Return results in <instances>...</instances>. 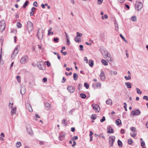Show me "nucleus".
<instances>
[{
    "label": "nucleus",
    "mask_w": 148,
    "mask_h": 148,
    "mask_svg": "<svg viewBox=\"0 0 148 148\" xmlns=\"http://www.w3.org/2000/svg\"><path fill=\"white\" fill-rule=\"evenodd\" d=\"M79 47L80 48V50L81 51L83 50V45H79Z\"/></svg>",
    "instance_id": "6e6d98bb"
},
{
    "label": "nucleus",
    "mask_w": 148,
    "mask_h": 148,
    "mask_svg": "<svg viewBox=\"0 0 148 148\" xmlns=\"http://www.w3.org/2000/svg\"><path fill=\"white\" fill-rule=\"evenodd\" d=\"M67 89L71 93L73 92L75 90L74 87L72 86H69L67 88Z\"/></svg>",
    "instance_id": "ddd939ff"
},
{
    "label": "nucleus",
    "mask_w": 148,
    "mask_h": 148,
    "mask_svg": "<svg viewBox=\"0 0 148 148\" xmlns=\"http://www.w3.org/2000/svg\"><path fill=\"white\" fill-rule=\"evenodd\" d=\"M99 138L102 137L103 138H105V137H104V136H103V134H100L99 135Z\"/></svg>",
    "instance_id": "09e8293b"
},
{
    "label": "nucleus",
    "mask_w": 148,
    "mask_h": 148,
    "mask_svg": "<svg viewBox=\"0 0 148 148\" xmlns=\"http://www.w3.org/2000/svg\"><path fill=\"white\" fill-rule=\"evenodd\" d=\"M116 123L117 125H119L121 124V120L117 119L116 120Z\"/></svg>",
    "instance_id": "393cba45"
},
{
    "label": "nucleus",
    "mask_w": 148,
    "mask_h": 148,
    "mask_svg": "<svg viewBox=\"0 0 148 148\" xmlns=\"http://www.w3.org/2000/svg\"><path fill=\"white\" fill-rule=\"evenodd\" d=\"M37 66L40 69L43 70L44 69V64L42 62L41 63H38Z\"/></svg>",
    "instance_id": "4468645a"
},
{
    "label": "nucleus",
    "mask_w": 148,
    "mask_h": 148,
    "mask_svg": "<svg viewBox=\"0 0 148 148\" xmlns=\"http://www.w3.org/2000/svg\"><path fill=\"white\" fill-rule=\"evenodd\" d=\"M74 40L77 42H81V39L80 38H79L78 37L76 36Z\"/></svg>",
    "instance_id": "aec40b11"
},
{
    "label": "nucleus",
    "mask_w": 148,
    "mask_h": 148,
    "mask_svg": "<svg viewBox=\"0 0 148 148\" xmlns=\"http://www.w3.org/2000/svg\"><path fill=\"white\" fill-rule=\"evenodd\" d=\"M107 130L108 133H111L114 132L112 128L110 126H108Z\"/></svg>",
    "instance_id": "dca6fc26"
},
{
    "label": "nucleus",
    "mask_w": 148,
    "mask_h": 148,
    "mask_svg": "<svg viewBox=\"0 0 148 148\" xmlns=\"http://www.w3.org/2000/svg\"><path fill=\"white\" fill-rule=\"evenodd\" d=\"M124 78L126 80H130L131 78V76L130 75H128V77H127V76H125Z\"/></svg>",
    "instance_id": "473e14b6"
},
{
    "label": "nucleus",
    "mask_w": 148,
    "mask_h": 148,
    "mask_svg": "<svg viewBox=\"0 0 148 148\" xmlns=\"http://www.w3.org/2000/svg\"><path fill=\"white\" fill-rule=\"evenodd\" d=\"M18 51V48L17 47H16L15 49L12 54L11 57V58L13 59L16 56Z\"/></svg>",
    "instance_id": "6e6552de"
},
{
    "label": "nucleus",
    "mask_w": 148,
    "mask_h": 148,
    "mask_svg": "<svg viewBox=\"0 0 148 148\" xmlns=\"http://www.w3.org/2000/svg\"><path fill=\"white\" fill-rule=\"evenodd\" d=\"M100 77L101 80L103 81L105 79V74L104 72L102 70L101 71V73L100 75Z\"/></svg>",
    "instance_id": "2eb2a0df"
},
{
    "label": "nucleus",
    "mask_w": 148,
    "mask_h": 148,
    "mask_svg": "<svg viewBox=\"0 0 148 148\" xmlns=\"http://www.w3.org/2000/svg\"><path fill=\"white\" fill-rule=\"evenodd\" d=\"M92 106L94 110L97 111V112H99L100 110V108L97 104H92Z\"/></svg>",
    "instance_id": "0eeeda50"
},
{
    "label": "nucleus",
    "mask_w": 148,
    "mask_h": 148,
    "mask_svg": "<svg viewBox=\"0 0 148 148\" xmlns=\"http://www.w3.org/2000/svg\"><path fill=\"white\" fill-rule=\"evenodd\" d=\"M35 116L37 118H40V116H39L37 114H35Z\"/></svg>",
    "instance_id": "e2e57ef3"
},
{
    "label": "nucleus",
    "mask_w": 148,
    "mask_h": 148,
    "mask_svg": "<svg viewBox=\"0 0 148 148\" xmlns=\"http://www.w3.org/2000/svg\"><path fill=\"white\" fill-rule=\"evenodd\" d=\"M37 36L39 40H41L42 39L43 36V31L42 29H38L37 33Z\"/></svg>",
    "instance_id": "f03ea898"
},
{
    "label": "nucleus",
    "mask_w": 148,
    "mask_h": 148,
    "mask_svg": "<svg viewBox=\"0 0 148 148\" xmlns=\"http://www.w3.org/2000/svg\"><path fill=\"white\" fill-rule=\"evenodd\" d=\"M140 113V111L138 110H136L134 111H132L131 112V114L133 116L138 115Z\"/></svg>",
    "instance_id": "9d476101"
},
{
    "label": "nucleus",
    "mask_w": 148,
    "mask_h": 148,
    "mask_svg": "<svg viewBox=\"0 0 148 148\" xmlns=\"http://www.w3.org/2000/svg\"><path fill=\"white\" fill-rule=\"evenodd\" d=\"M125 85L128 88H130L131 87V84L129 82H126L125 83Z\"/></svg>",
    "instance_id": "5701e85b"
},
{
    "label": "nucleus",
    "mask_w": 148,
    "mask_h": 148,
    "mask_svg": "<svg viewBox=\"0 0 148 148\" xmlns=\"http://www.w3.org/2000/svg\"><path fill=\"white\" fill-rule=\"evenodd\" d=\"M45 107H50V105L48 103L46 102L45 103Z\"/></svg>",
    "instance_id": "a19ab883"
},
{
    "label": "nucleus",
    "mask_w": 148,
    "mask_h": 148,
    "mask_svg": "<svg viewBox=\"0 0 148 148\" xmlns=\"http://www.w3.org/2000/svg\"><path fill=\"white\" fill-rule=\"evenodd\" d=\"M91 119L93 120H95L96 119V115L95 114H92L91 116Z\"/></svg>",
    "instance_id": "c03bdc74"
},
{
    "label": "nucleus",
    "mask_w": 148,
    "mask_h": 148,
    "mask_svg": "<svg viewBox=\"0 0 148 148\" xmlns=\"http://www.w3.org/2000/svg\"><path fill=\"white\" fill-rule=\"evenodd\" d=\"M71 131L72 132H74L75 131V128L73 127H71Z\"/></svg>",
    "instance_id": "338daca9"
},
{
    "label": "nucleus",
    "mask_w": 148,
    "mask_h": 148,
    "mask_svg": "<svg viewBox=\"0 0 148 148\" xmlns=\"http://www.w3.org/2000/svg\"><path fill=\"white\" fill-rule=\"evenodd\" d=\"M101 86V84L100 83H97L96 84L97 87L100 86Z\"/></svg>",
    "instance_id": "680f3d73"
},
{
    "label": "nucleus",
    "mask_w": 148,
    "mask_h": 148,
    "mask_svg": "<svg viewBox=\"0 0 148 148\" xmlns=\"http://www.w3.org/2000/svg\"><path fill=\"white\" fill-rule=\"evenodd\" d=\"M94 64V62L92 60H90L89 61V65L90 66L92 67Z\"/></svg>",
    "instance_id": "412c9836"
},
{
    "label": "nucleus",
    "mask_w": 148,
    "mask_h": 148,
    "mask_svg": "<svg viewBox=\"0 0 148 148\" xmlns=\"http://www.w3.org/2000/svg\"><path fill=\"white\" fill-rule=\"evenodd\" d=\"M115 25L116 31H118L119 30L118 25L117 23H115Z\"/></svg>",
    "instance_id": "e433bc0d"
},
{
    "label": "nucleus",
    "mask_w": 148,
    "mask_h": 148,
    "mask_svg": "<svg viewBox=\"0 0 148 148\" xmlns=\"http://www.w3.org/2000/svg\"><path fill=\"white\" fill-rule=\"evenodd\" d=\"M17 27L18 28H20L21 27L22 25L21 24L19 23H18L17 25Z\"/></svg>",
    "instance_id": "3c124183"
},
{
    "label": "nucleus",
    "mask_w": 148,
    "mask_h": 148,
    "mask_svg": "<svg viewBox=\"0 0 148 148\" xmlns=\"http://www.w3.org/2000/svg\"><path fill=\"white\" fill-rule=\"evenodd\" d=\"M78 77V75L77 73H73V78L74 80H76L77 79Z\"/></svg>",
    "instance_id": "4be33fe9"
},
{
    "label": "nucleus",
    "mask_w": 148,
    "mask_h": 148,
    "mask_svg": "<svg viewBox=\"0 0 148 148\" xmlns=\"http://www.w3.org/2000/svg\"><path fill=\"white\" fill-rule=\"evenodd\" d=\"M120 36L123 40L126 43L127 42V41L125 39V38L124 37V36L121 34L120 35Z\"/></svg>",
    "instance_id": "c9c22d12"
},
{
    "label": "nucleus",
    "mask_w": 148,
    "mask_h": 148,
    "mask_svg": "<svg viewBox=\"0 0 148 148\" xmlns=\"http://www.w3.org/2000/svg\"><path fill=\"white\" fill-rule=\"evenodd\" d=\"M105 117L104 116H103L102 117V118L100 120V121L101 122H103L105 120Z\"/></svg>",
    "instance_id": "49530a36"
},
{
    "label": "nucleus",
    "mask_w": 148,
    "mask_h": 148,
    "mask_svg": "<svg viewBox=\"0 0 148 148\" xmlns=\"http://www.w3.org/2000/svg\"><path fill=\"white\" fill-rule=\"evenodd\" d=\"M145 145V143L144 141H142L141 143V146L143 147Z\"/></svg>",
    "instance_id": "4d7b16f0"
},
{
    "label": "nucleus",
    "mask_w": 148,
    "mask_h": 148,
    "mask_svg": "<svg viewBox=\"0 0 148 148\" xmlns=\"http://www.w3.org/2000/svg\"><path fill=\"white\" fill-rule=\"evenodd\" d=\"M66 80V79H65L64 78V77H63V78H62V83H63Z\"/></svg>",
    "instance_id": "0e129e2a"
},
{
    "label": "nucleus",
    "mask_w": 148,
    "mask_h": 148,
    "mask_svg": "<svg viewBox=\"0 0 148 148\" xmlns=\"http://www.w3.org/2000/svg\"><path fill=\"white\" fill-rule=\"evenodd\" d=\"M67 45H69L70 44V41L69 39H67Z\"/></svg>",
    "instance_id": "bf43d9fd"
},
{
    "label": "nucleus",
    "mask_w": 148,
    "mask_h": 148,
    "mask_svg": "<svg viewBox=\"0 0 148 148\" xmlns=\"http://www.w3.org/2000/svg\"><path fill=\"white\" fill-rule=\"evenodd\" d=\"M76 34H77V37H81L82 36V33H80L79 32H77L76 33Z\"/></svg>",
    "instance_id": "f704fd0d"
},
{
    "label": "nucleus",
    "mask_w": 148,
    "mask_h": 148,
    "mask_svg": "<svg viewBox=\"0 0 148 148\" xmlns=\"http://www.w3.org/2000/svg\"><path fill=\"white\" fill-rule=\"evenodd\" d=\"M52 28L51 27H50V29L48 30V35H50V31L51 30Z\"/></svg>",
    "instance_id": "a18cd8bd"
},
{
    "label": "nucleus",
    "mask_w": 148,
    "mask_h": 148,
    "mask_svg": "<svg viewBox=\"0 0 148 148\" xmlns=\"http://www.w3.org/2000/svg\"><path fill=\"white\" fill-rule=\"evenodd\" d=\"M130 134L131 136L133 138L135 137L136 135V133H134L133 134L131 133Z\"/></svg>",
    "instance_id": "79ce46f5"
},
{
    "label": "nucleus",
    "mask_w": 148,
    "mask_h": 148,
    "mask_svg": "<svg viewBox=\"0 0 148 148\" xmlns=\"http://www.w3.org/2000/svg\"><path fill=\"white\" fill-rule=\"evenodd\" d=\"M65 137V134H63L60 135L59 137V138L60 140L62 141L64 139Z\"/></svg>",
    "instance_id": "f3484780"
},
{
    "label": "nucleus",
    "mask_w": 148,
    "mask_h": 148,
    "mask_svg": "<svg viewBox=\"0 0 148 148\" xmlns=\"http://www.w3.org/2000/svg\"><path fill=\"white\" fill-rule=\"evenodd\" d=\"M5 22L3 20L0 21V31L2 32L5 29Z\"/></svg>",
    "instance_id": "423d86ee"
},
{
    "label": "nucleus",
    "mask_w": 148,
    "mask_h": 148,
    "mask_svg": "<svg viewBox=\"0 0 148 148\" xmlns=\"http://www.w3.org/2000/svg\"><path fill=\"white\" fill-rule=\"evenodd\" d=\"M106 53L104 54V57L106 58L108 61L111 62L112 61V59L111 57V55L109 53L108 51H106Z\"/></svg>",
    "instance_id": "39448f33"
},
{
    "label": "nucleus",
    "mask_w": 148,
    "mask_h": 148,
    "mask_svg": "<svg viewBox=\"0 0 148 148\" xmlns=\"http://www.w3.org/2000/svg\"><path fill=\"white\" fill-rule=\"evenodd\" d=\"M131 20L133 21H136V16H133L131 17Z\"/></svg>",
    "instance_id": "c85d7f7f"
},
{
    "label": "nucleus",
    "mask_w": 148,
    "mask_h": 148,
    "mask_svg": "<svg viewBox=\"0 0 148 148\" xmlns=\"http://www.w3.org/2000/svg\"><path fill=\"white\" fill-rule=\"evenodd\" d=\"M108 18V16L106 14H105L104 15V16H102L101 17V18L102 19H104L105 18L106 19L107 18Z\"/></svg>",
    "instance_id": "58836bf2"
},
{
    "label": "nucleus",
    "mask_w": 148,
    "mask_h": 148,
    "mask_svg": "<svg viewBox=\"0 0 148 148\" xmlns=\"http://www.w3.org/2000/svg\"><path fill=\"white\" fill-rule=\"evenodd\" d=\"M132 143V140L131 139H129L128 140V143L130 145H131Z\"/></svg>",
    "instance_id": "8fccbe9b"
},
{
    "label": "nucleus",
    "mask_w": 148,
    "mask_h": 148,
    "mask_svg": "<svg viewBox=\"0 0 148 148\" xmlns=\"http://www.w3.org/2000/svg\"><path fill=\"white\" fill-rule=\"evenodd\" d=\"M121 133L122 134H124L125 133L124 130L123 129H121Z\"/></svg>",
    "instance_id": "774afa93"
},
{
    "label": "nucleus",
    "mask_w": 148,
    "mask_h": 148,
    "mask_svg": "<svg viewBox=\"0 0 148 148\" xmlns=\"http://www.w3.org/2000/svg\"><path fill=\"white\" fill-rule=\"evenodd\" d=\"M80 97L83 99L85 98L86 97V95L84 93H81L80 94Z\"/></svg>",
    "instance_id": "c756f323"
},
{
    "label": "nucleus",
    "mask_w": 148,
    "mask_h": 148,
    "mask_svg": "<svg viewBox=\"0 0 148 148\" xmlns=\"http://www.w3.org/2000/svg\"><path fill=\"white\" fill-rule=\"evenodd\" d=\"M84 86L86 87V88H88L89 87V85L87 83H85L84 84Z\"/></svg>",
    "instance_id": "72a5a7b5"
},
{
    "label": "nucleus",
    "mask_w": 148,
    "mask_h": 148,
    "mask_svg": "<svg viewBox=\"0 0 148 148\" xmlns=\"http://www.w3.org/2000/svg\"><path fill=\"white\" fill-rule=\"evenodd\" d=\"M131 130L133 132H135L136 131V128L135 127H132L131 128Z\"/></svg>",
    "instance_id": "603ef678"
},
{
    "label": "nucleus",
    "mask_w": 148,
    "mask_h": 148,
    "mask_svg": "<svg viewBox=\"0 0 148 148\" xmlns=\"http://www.w3.org/2000/svg\"><path fill=\"white\" fill-rule=\"evenodd\" d=\"M27 28L28 32H30L33 30V26L32 23L31 21H29L27 22Z\"/></svg>",
    "instance_id": "f257e3e1"
},
{
    "label": "nucleus",
    "mask_w": 148,
    "mask_h": 148,
    "mask_svg": "<svg viewBox=\"0 0 148 148\" xmlns=\"http://www.w3.org/2000/svg\"><path fill=\"white\" fill-rule=\"evenodd\" d=\"M78 138V137L77 136H74L72 138L71 140L73 141H75V140H77Z\"/></svg>",
    "instance_id": "4c0bfd02"
},
{
    "label": "nucleus",
    "mask_w": 148,
    "mask_h": 148,
    "mask_svg": "<svg viewBox=\"0 0 148 148\" xmlns=\"http://www.w3.org/2000/svg\"><path fill=\"white\" fill-rule=\"evenodd\" d=\"M28 57L27 56L23 57L20 60V62L22 64H25L27 61Z\"/></svg>",
    "instance_id": "1a4fd4ad"
},
{
    "label": "nucleus",
    "mask_w": 148,
    "mask_h": 148,
    "mask_svg": "<svg viewBox=\"0 0 148 148\" xmlns=\"http://www.w3.org/2000/svg\"><path fill=\"white\" fill-rule=\"evenodd\" d=\"M136 89L137 91V93L138 94H141L142 93V92L138 88H136Z\"/></svg>",
    "instance_id": "2f4dec72"
},
{
    "label": "nucleus",
    "mask_w": 148,
    "mask_h": 148,
    "mask_svg": "<svg viewBox=\"0 0 148 148\" xmlns=\"http://www.w3.org/2000/svg\"><path fill=\"white\" fill-rule=\"evenodd\" d=\"M33 5L35 7H37V3L36 1H35Z\"/></svg>",
    "instance_id": "13d9d810"
},
{
    "label": "nucleus",
    "mask_w": 148,
    "mask_h": 148,
    "mask_svg": "<svg viewBox=\"0 0 148 148\" xmlns=\"http://www.w3.org/2000/svg\"><path fill=\"white\" fill-rule=\"evenodd\" d=\"M21 145V143L20 142H17L16 144V146L17 147H19Z\"/></svg>",
    "instance_id": "7c9ffc66"
},
{
    "label": "nucleus",
    "mask_w": 148,
    "mask_h": 148,
    "mask_svg": "<svg viewBox=\"0 0 148 148\" xmlns=\"http://www.w3.org/2000/svg\"><path fill=\"white\" fill-rule=\"evenodd\" d=\"M16 108L15 107L13 108L11 111V113L12 115H13L14 114H15L16 113Z\"/></svg>",
    "instance_id": "a211bd4d"
},
{
    "label": "nucleus",
    "mask_w": 148,
    "mask_h": 148,
    "mask_svg": "<svg viewBox=\"0 0 148 148\" xmlns=\"http://www.w3.org/2000/svg\"><path fill=\"white\" fill-rule=\"evenodd\" d=\"M135 5L136 6L135 8L138 11H140L143 7L142 3L139 1L136 2Z\"/></svg>",
    "instance_id": "7ed1b4c3"
},
{
    "label": "nucleus",
    "mask_w": 148,
    "mask_h": 148,
    "mask_svg": "<svg viewBox=\"0 0 148 148\" xmlns=\"http://www.w3.org/2000/svg\"><path fill=\"white\" fill-rule=\"evenodd\" d=\"M27 130L29 134L31 135H32L33 134L31 128H27Z\"/></svg>",
    "instance_id": "a878e982"
},
{
    "label": "nucleus",
    "mask_w": 148,
    "mask_h": 148,
    "mask_svg": "<svg viewBox=\"0 0 148 148\" xmlns=\"http://www.w3.org/2000/svg\"><path fill=\"white\" fill-rule=\"evenodd\" d=\"M47 64L48 66H50V63L49 61H47Z\"/></svg>",
    "instance_id": "69168bd1"
},
{
    "label": "nucleus",
    "mask_w": 148,
    "mask_h": 148,
    "mask_svg": "<svg viewBox=\"0 0 148 148\" xmlns=\"http://www.w3.org/2000/svg\"><path fill=\"white\" fill-rule=\"evenodd\" d=\"M118 144L120 147H122V142L119 140H118Z\"/></svg>",
    "instance_id": "bb28decb"
},
{
    "label": "nucleus",
    "mask_w": 148,
    "mask_h": 148,
    "mask_svg": "<svg viewBox=\"0 0 148 148\" xmlns=\"http://www.w3.org/2000/svg\"><path fill=\"white\" fill-rule=\"evenodd\" d=\"M26 108L30 112L33 111V110L30 105L28 103L26 104Z\"/></svg>",
    "instance_id": "9b49d317"
},
{
    "label": "nucleus",
    "mask_w": 148,
    "mask_h": 148,
    "mask_svg": "<svg viewBox=\"0 0 148 148\" xmlns=\"http://www.w3.org/2000/svg\"><path fill=\"white\" fill-rule=\"evenodd\" d=\"M58 39H59L58 38H54L53 40L55 42H58Z\"/></svg>",
    "instance_id": "864d4df0"
},
{
    "label": "nucleus",
    "mask_w": 148,
    "mask_h": 148,
    "mask_svg": "<svg viewBox=\"0 0 148 148\" xmlns=\"http://www.w3.org/2000/svg\"><path fill=\"white\" fill-rule=\"evenodd\" d=\"M84 60L86 61V63H88V59H87V58L86 57H84Z\"/></svg>",
    "instance_id": "052dcab7"
},
{
    "label": "nucleus",
    "mask_w": 148,
    "mask_h": 148,
    "mask_svg": "<svg viewBox=\"0 0 148 148\" xmlns=\"http://www.w3.org/2000/svg\"><path fill=\"white\" fill-rule=\"evenodd\" d=\"M66 120L65 119H64L62 120V123L63 124H64V125H66L67 124L65 122Z\"/></svg>",
    "instance_id": "37998d69"
},
{
    "label": "nucleus",
    "mask_w": 148,
    "mask_h": 148,
    "mask_svg": "<svg viewBox=\"0 0 148 148\" xmlns=\"http://www.w3.org/2000/svg\"><path fill=\"white\" fill-rule=\"evenodd\" d=\"M101 62L105 66H107L108 65L107 62L104 60L102 59L101 60Z\"/></svg>",
    "instance_id": "b1692460"
},
{
    "label": "nucleus",
    "mask_w": 148,
    "mask_h": 148,
    "mask_svg": "<svg viewBox=\"0 0 148 148\" xmlns=\"http://www.w3.org/2000/svg\"><path fill=\"white\" fill-rule=\"evenodd\" d=\"M28 3L29 2L28 1H25V3L23 5V8H25L26 7Z\"/></svg>",
    "instance_id": "cd10ccee"
},
{
    "label": "nucleus",
    "mask_w": 148,
    "mask_h": 148,
    "mask_svg": "<svg viewBox=\"0 0 148 148\" xmlns=\"http://www.w3.org/2000/svg\"><path fill=\"white\" fill-rule=\"evenodd\" d=\"M20 92L22 95H23L25 94L26 92V88L25 86H21Z\"/></svg>",
    "instance_id": "f8f14e48"
},
{
    "label": "nucleus",
    "mask_w": 148,
    "mask_h": 148,
    "mask_svg": "<svg viewBox=\"0 0 148 148\" xmlns=\"http://www.w3.org/2000/svg\"><path fill=\"white\" fill-rule=\"evenodd\" d=\"M143 99H146L147 101H148V97L147 96H143Z\"/></svg>",
    "instance_id": "5fc2aeb1"
},
{
    "label": "nucleus",
    "mask_w": 148,
    "mask_h": 148,
    "mask_svg": "<svg viewBox=\"0 0 148 148\" xmlns=\"http://www.w3.org/2000/svg\"><path fill=\"white\" fill-rule=\"evenodd\" d=\"M103 0H97V3L99 5L101 4Z\"/></svg>",
    "instance_id": "de8ad7c7"
},
{
    "label": "nucleus",
    "mask_w": 148,
    "mask_h": 148,
    "mask_svg": "<svg viewBox=\"0 0 148 148\" xmlns=\"http://www.w3.org/2000/svg\"><path fill=\"white\" fill-rule=\"evenodd\" d=\"M106 103L109 105H111L112 104V101L110 99H108L106 101Z\"/></svg>",
    "instance_id": "6ab92c4d"
},
{
    "label": "nucleus",
    "mask_w": 148,
    "mask_h": 148,
    "mask_svg": "<svg viewBox=\"0 0 148 148\" xmlns=\"http://www.w3.org/2000/svg\"><path fill=\"white\" fill-rule=\"evenodd\" d=\"M16 79L18 83H20L21 82V79L20 77L19 76H16Z\"/></svg>",
    "instance_id": "ea45409f"
},
{
    "label": "nucleus",
    "mask_w": 148,
    "mask_h": 148,
    "mask_svg": "<svg viewBox=\"0 0 148 148\" xmlns=\"http://www.w3.org/2000/svg\"><path fill=\"white\" fill-rule=\"evenodd\" d=\"M115 139V137L114 136H111L109 138V143L111 147H112L114 143Z\"/></svg>",
    "instance_id": "20e7f679"
}]
</instances>
